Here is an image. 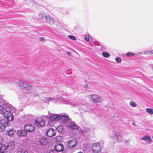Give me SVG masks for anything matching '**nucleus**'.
I'll return each instance as SVG.
<instances>
[{
  "label": "nucleus",
  "instance_id": "14",
  "mask_svg": "<svg viewBox=\"0 0 153 153\" xmlns=\"http://www.w3.org/2000/svg\"><path fill=\"white\" fill-rule=\"evenodd\" d=\"M56 100L57 102H59L63 104H70L69 101L65 100L62 98H59L57 97Z\"/></svg>",
  "mask_w": 153,
  "mask_h": 153
},
{
  "label": "nucleus",
  "instance_id": "8",
  "mask_svg": "<svg viewBox=\"0 0 153 153\" xmlns=\"http://www.w3.org/2000/svg\"><path fill=\"white\" fill-rule=\"evenodd\" d=\"M48 16V15L46 14L45 12H41L38 14V18L40 20L45 22L47 20Z\"/></svg>",
  "mask_w": 153,
  "mask_h": 153
},
{
  "label": "nucleus",
  "instance_id": "50",
  "mask_svg": "<svg viewBox=\"0 0 153 153\" xmlns=\"http://www.w3.org/2000/svg\"><path fill=\"white\" fill-rule=\"evenodd\" d=\"M152 137H153V136Z\"/></svg>",
  "mask_w": 153,
  "mask_h": 153
},
{
  "label": "nucleus",
  "instance_id": "16",
  "mask_svg": "<svg viewBox=\"0 0 153 153\" xmlns=\"http://www.w3.org/2000/svg\"><path fill=\"white\" fill-rule=\"evenodd\" d=\"M5 146L6 149L7 148L10 150H13L14 148V143L12 141H10L9 142L7 145Z\"/></svg>",
  "mask_w": 153,
  "mask_h": 153
},
{
  "label": "nucleus",
  "instance_id": "9",
  "mask_svg": "<svg viewBox=\"0 0 153 153\" xmlns=\"http://www.w3.org/2000/svg\"><path fill=\"white\" fill-rule=\"evenodd\" d=\"M56 133L55 130L52 128L48 129L45 133V135L49 137H51L55 136Z\"/></svg>",
  "mask_w": 153,
  "mask_h": 153
},
{
  "label": "nucleus",
  "instance_id": "21",
  "mask_svg": "<svg viewBox=\"0 0 153 153\" xmlns=\"http://www.w3.org/2000/svg\"><path fill=\"white\" fill-rule=\"evenodd\" d=\"M40 144L42 146H45L47 143L48 141L45 138L42 139L40 141Z\"/></svg>",
  "mask_w": 153,
  "mask_h": 153
},
{
  "label": "nucleus",
  "instance_id": "22",
  "mask_svg": "<svg viewBox=\"0 0 153 153\" xmlns=\"http://www.w3.org/2000/svg\"><path fill=\"white\" fill-rule=\"evenodd\" d=\"M56 129L59 132H62L63 130L62 125H59L56 127Z\"/></svg>",
  "mask_w": 153,
  "mask_h": 153
},
{
  "label": "nucleus",
  "instance_id": "44",
  "mask_svg": "<svg viewBox=\"0 0 153 153\" xmlns=\"http://www.w3.org/2000/svg\"><path fill=\"white\" fill-rule=\"evenodd\" d=\"M119 137H120V138H121V137H120V136H118V138H119Z\"/></svg>",
  "mask_w": 153,
  "mask_h": 153
},
{
  "label": "nucleus",
  "instance_id": "29",
  "mask_svg": "<svg viewBox=\"0 0 153 153\" xmlns=\"http://www.w3.org/2000/svg\"><path fill=\"white\" fill-rule=\"evenodd\" d=\"M144 54L147 55H149L150 54H153V50L148 51L145 52Z\"/></svg>",
  "mask_w": 153,
  "mask_h": 153
},
{
  "label": "nucleus",
  "instance_id": "33",
  "mask_svg": "<svg viewBox=\"0 0 153 153\" xmlns=\"http://www.w3.org/2000/svg\"><path fill=\"white\" fill-rule=\"evenodd\" d=\"M115 61L118 63H120L122 61L121 59L119 57H117L115 58Z\"/></svg>",
  "mask_w": 153,
  "mask_h": 153
},
{
  "label": "nucleus",
  "instance_id": "2",
  "mask_svg": "<svg viewBox=\"0 0 153 153\" xmlns=\"http://www.w3.org/2000/svg\"><path fill=\"white\" fill-rule=\"evenodd\" d=\"M47 116H43L42 117H36L35 118V120H33L34 118V116L32 115H30L28 116V118L30 120V123L32 124H45V121L44 120L45 118L47 117Z\"/></svg>",
  "mask_w": 153,
  "mask_h": 153
},
{
  "label": "nucleus",
  "instance_id": "7",
  "mask_svg": "<svg viewBox=\"0 0 153 153\" xmlns=\"http://www.w3.org/2000/svg\"><path fill=\"white\" fill-rule=\"evenodd\" d=\"M91 148L94 153H99L100 152L101 146L98 143L93 144L91 146Z\"/></svg>",
  "mask_w": 153,
  "mask_h": 153
},
{
  "label": "nucleus",
  "instance_id": "35",
  "mask_svg": "<svg viewBox=\"0 0 153 153\" xmlns=\"http://www.w3.org/2000/svg\"><path fill=\"white\" fill-rule=\"evenodd\" d=\"M68 38H70L71 39L73 40H76V38H75V37L73 36L69 35L68 36Z\"/></svg>",
  "mask_w": 153,
  "mask_h": 153
},
{
  "label": "nucleus",
  "instance_id": "40",
  "mask_svg": "<svg viewBox=\"0 0 153 153\" xmlns=\"http://www.w3.org/2000/svg\"><path fill=\"white\" fill-rule=\"evenodd\" d=\"M45 125H37V126L39 127H42L43 126H44Z\"/></svg>",
  "mask_w": 153,
  "mask_h": 153
},
{
  "label": "nucleus",
  "instance_id": "41",
  "mask_svg": "<svg viewBox=\"0 0 153 153\" xmlns=\"http://www.w3.org/2000/svg\"><path fill=\"white\" fill-rule=\"evenodd\" d=\"M49 153H53V151H49Z\"/></svg>",
  "mask_w": 153,
  "mask_h": 153
},
{
  "label": "nucleus",
  "instance_id": "4",
  "mask_svg": "<svg viewBox=\"0 0 153 153\" xmlns=\"http://www.w3.org/2000/svg\"><path fill=\"white\" fill-rule=\"evenodd\" d=\"M62 123L68 124H74L75 123L72 121L66 115L61 114L60 120Z\"/></svg>",
  "mask_w": 153,
  "mask_h": 153
},
{
  "label": "nucleus",
  "instance_id": "37",
  "mask_svg": "<svg viewBox=\"0 0 153 153\" xmlns=\"http://www.w3.org/2000/svg\"><path fill=\"white\" fill-rule=\"evenodd\" d=\"M89 36L88 35H86L85 36V39L87 41H89Z\"/></svg>",
  "mask_w": 153,
  "mask_h": 153
},
{
  "label": "nucleus",
  "instance_id": "42",
  "mask_svg": "<svg viewBox=\"0 0 153 153\" xmlns=\"http://www.w3.org/2000/svg\"><path fill=\"white\" fill-rule=\"evenodd\" d=\"M151 67H152V69L153 70V64H152V65Z\"/></svg>",
  "mask_w": 153,
  "mask_h": 153
},
{
  "label": "nucleus",
  "instance_id": "6",
  "mask_svg": "<svg viewBox=\"0 0 153 153\" xmlns=\"http://www.w3.org/2000/svg\"><path fill=\"white\" fill-rule=\"evenodd\" d=\"M89 97L92 101L95 103H101L102 101L101 97L99 95L94 94L90 95Z\"/></svg>",
  "mask_w": 153,
  "mask_h": 153
},
{
  "label": "nucleus",
  "instance_id": "49",
  "mask_svg": "<svg viewBox=\"0 0 153 153\" xmlns=\"http://www.w3.org/2000/svg\"><path fill=\"white\" fill-rule=\"evenodd\" d=\"M132 124H133V125H134V123H132Z\"/></svg>",
  "mask_w": 153,
  "mask_h": 153
},
{
  "label": "nucleus",
  "instance_id": "47",
  "mask_svg": "<svg viewBox=\"0 0 153 153\" xmlns=\"http://www.w3.org/2000/svg\"><path fill=\"white\" fill-rule=\"evenodd\" d=\"M119 137H120V138H121V137H120V136H118V138H119Z\"/></svg>",
  "mask_w": 153,
  "mask_h": 153
},
{
  "label": "nucleus",
  "instance_id": "46",
  "mask_svg": "<svg viewBox=\"0 0 153 153\" xmlns=\"http://www.w3.org/2000/svg\"><path fill=\"white\" fill-rule=\"evenodd\" d=\"M119 137H120V138H121V137H120V136H118V138H119Z\"/></svg>",
  "mask_w": 153,
  "mask_h": 153
},
{
  "label": "nucleus",
  "instance_id": "15",
  "mask_svg": "<svg viewBox=\"0 0 153 153\" xmlns=\"http://www.w3.org/2000/svg\"><path fill=\"white\" fill-rule=\"evenodd\" d=\"M56 100L57 102H59L63 104H70L69 101L65 100L62 98H59L57 97Z\"/></svg>",
  "mask_w": 153,
  "mask_h": 153
},
{
  "label": "nucleus",
  "instance_id": "38",
  "mask_svg": "<svg viewBox=\"0 0 153 153\" xmlns=\"http://www.w3.org/2000/svg\"><path fill=\"white\" fill-rule=\"evenodd\" d=\"M3 138L1 136H0V143H2L3 142Z\"/></svg>",
  "mask_w": 153,
  "mask_h": 153
},
{
  "label": "nucleus",
  "instance_id": "3",
  "mask_svg": "<svg viewBox=\"0 0 153 153\" xmlns=\"http://www.w3.org/2000/svg\"><path fill=\"white\" fill-rule=\"evenodd\" d=\"M18 83L20 88H23L25 90L31 93L35 92L34 88L32 86L25 81L23 82L21 80H19L18 81Z\"/></svg>",
  "mask_w": 153,
  "mask_h": 153
},
{
  "label": "nucleus",
  "instance_id": "5",
  "mask_svg": "<svg viewBox=\"0 0 153 153\" xmlns=\"http://www.w3.org/2000/svg\"><path fill=\"white\" fill-rule=\"evenodd\" d=\"M61 115L60 114H51L49 117L48 123L49 124H51L53 123V121L60 120Z\"/></svg>",
  "mask_w": 153,
  "mask_h": 153
},
{
  "label": "nucleus",
  "instance_id": "13",
  "mask_svg": "<svg viewBox=\"0 0 153 153\" xmlns=\"http://www.w3.org/2000/svg\"><path fill=\"white\" fill-rule=\"evenodd\" d=\"M64 146L62 144H58L54 147V149L57 152L63 151L64 149Z\"/></svg>",
  "mask_w": 153,
  "mask_h": 153
},
{
  "label": "nucleus",
  "instance_id": "30",
  "mask_svg": "<svg viewBox=\"0 0 153 153\" xmlns=\"http://www.w3.org/2000/svg\"><path fill=\"white\" fill-rule=\"evenodd\" d=\"M5 129V125H0V131H4Z\"/></svg>",
  "mask_w": 153,
  "mask_h": 153
},
{
  "label": "nucleus",
  "instance_id": "34",
  "mask_svg": "<svg viewBox=\"0 0 153 153\" xmlns=\"http://www.w3.org/2000/svg\"><path fill=\"white\" fill-rule=\"evenodd\" d=\"M126 55L128 56H134L135 55V54L131 52H128L126 53Z\"/></svg>",
  "mask_w": 153,
  "mask_h": 153
},
{
  "label": "nucleus",
  "instance_id": "24",
  "mask_svg": "<svg viewBox=\"0 0 153 153\" xmlns=\"http://www.w3.org/2000/svg\"><path fill=\"white\" fill-rule=\"evenodd\" d=\"M130 105L132 107L135 108L137 106V104L133 101H131L129 103Z\"/></svg>",
  "mask_w": 153,
  "mask_h": 153
},
{
  "label": "nucleus",
  "instance_id": "11",
  "mask_svg": "<svg viewBox=\"0 0 153 153\" xmlns=\"http://www.w3.org/2000/svg\"><path fill=\"white\" fill-rule=\"evenodd\" d=\"M73 106L78 107L79 110L82 111H85L87 108L86 106L81 103H77L72 104Z\"/></svg>",
  "mask_w": 153,
  "mask_h": 153
},
{
  "label": "nucleus",
  "instance_id": "17",
  "mask_svg": "<svg viewBox=\"0 0 153 153\" xmlns=\"http://www.w3.org/2000/svg\"><path fill=\"white\" fill-rule=\"evenodd\" d=\"M48 22L51 25L53 24L56 22L55 20L53 19V18L49 15H48V18L47 20L45 22Z\"/></svg>",
  "mask_w": 153,
  "mask_h": 153
},
{
  "label": "nucleus",
  "instance_id": "19",
  "mask_svg": "<svg viewBox=\"0 0 153 153\" xmlns=\"http://www.w3.org/2000/svg\"><path fill=\"white\" fill-rule=\"evenodd\" d=\"M15 132V130L13 129H9L6 131V134L10 136H13Z\"/></svg>",
  "mask_w": 153,
  "mask_h": 153
},
{
  "label": "nucleus",
  "instance_id": "10",
  "mask_svg": "<svg viewBox=\"0 0 153 153\" xmlns=\"http://www.w3.org/2000/svg\"><path fill=\"white\" fill-rule=\"evenodd\" d=\"M77 144V141L75 140H72L67 142V147L69 149L74 148Z\"/></svg>",
  "mask_w": 153,
  "mask_h": 153
},
{
  "label": "nucleus",
  "instance_id": "45",
  "mask_svg": "<svg viewBox=\"0 0 153 153\" xmlns=\"http://www.w3.org/2000/svg\"><path fill=\"white\" fill-rule=\"evenodd\" d=\"M119 137H120V138H121V137H120V136H118V138H119Z\"/></svg>",
  "mask_w": 153,
  "mask_h": 153
},
{
  "label": "nucleus",
  "instance_id": "26",
  "mask_svg": "<svg viewBox=\"0 0 153 153\" xmlns=\"http://www.w3.org/2000/svg\"><path fill=\"white\" fill-rule=\"evenodd\" d=\"M57 98V97H53V98H51V97H49L48 98L46 101L47 102H49L50 101H56V98Z\"/></svg>",
  "mask_w": 153,
  "mask_h": 153
},
{
  "label": "nucleus",
  "instance_id": "27",
  "mask_svg": "<svg viewBox=\"0 0 153 153\" xmlns=\"http://www.w3.org/2000/svg\"><path fill=\"white\" fill-rule=\"evenodd\" d=\"M102 56L105 57L107 58L109 56V54L106 52L104 51L102 53Z\"/></svg>",
  "mask_w": 153,
  "mask_h": 153
},
{
  "label": "nucleus",
  "instance_id": "32",
  "mask_svg": "<svg viewBox=\"0 0 153 153\" xmlns=\"http://www.w3.org/2000/svg\"><path fill=\"white\" fill-rule=\"evenodd\" d=\"M69 127L71 129H77L78 128V127L76 125H70Z\"/></svg>",
  "mask_w": 153,
  "mask_h": 153
},
{
  "label": "nucleus",
  "instance_id": "31",
  "mask_svg": "<svg viewBox=\"0 0 153 153\" xmlns=\"http://www.w3.org/2000/svg\"><path fill=\"white\" fill-rule=\"evenodd\" d=\"M17 153H28V152L27 151L25 150L20 149L18 151Z\"/></svg>",
  "mask_w": 153,
  "mask_h": 153
},
{
  "label": "nucleus",
  "instance_id": "43",
  "mask_svg": "<svg viewBox=\"0 0 153 153\" xmlns=\"http://www.w3.org/2000/svg\"><path fill=\"white\" fill-rule=\"evenodd\" d=\"M77 153H83V152H78Z\"/></svg>",
  "mask_w": 153,
  "mask_h": 153
},
{
  "label": "nucleus",
  "instance_id": "18",
  "mask_svg": "<svg viewBox=\"0 0 153 153\" xmlns=\"http://www.w3.org/2000/svg\"><path fill=\"white\" fill-rule=\"evenodd\" d=\"M17 134L19 136L22 137L26 136L27 133L26 131L19 130L17 131Z\"/></svg>",
  "mask_w": 153,
  "mask_h": 153
},
{
  "label": "nucleus",
  "instance_id": "39",
  "mask_svg": "<svg viewBox=\"0 0 153 153\" xmlns=\"http://www.w3.org/2000/svg\"><path fill=\"white\" fill-rule=\"evenodd\" d=\"M66 53H67L68 55H71V53L69 51H67L66 52Z\"/></svg>",
  "mask_w": 153,
  "mask_h": 153
},
{
  "label": "nucleus",
  "instance_id": "1",
  "mask_svg": "<svg viewBox=\"0 0 153 153\" xmlns=\"http://www.w3.org/2000/svg\"><path fill=\"white\" fill-rule=\"evenodd\" d=\"M12 108L3 100H0V114H2L8 121H12L14 119L13 116L11 113Z\"/></svg>",
  "mask_w": 153,
  "mask_h": 153
},
{
  "label": "nucleus",
  "instance_id": "28",
  "mask_svg": "<svg viewBox=\"0 0 153 153\" xmlns=\"http://www.w3.org/2000/svg\"><path fill=\"white\" fill-rule=\"evenodd\" d=\"M6 149V146L4 144L0 143V150H4Z\"/></svg>",
  "mask_w": 153,
  "mask_h": 153
},
{
  "label": "nucleus",
  "instance_id": "25",
  "mask_svg": "<svg viewBox=\"0 0 153 153\" xmlns=\"http://www.w3.org/2000/svg\"><path fill=\"white\" fill-rule=\"evenodd\" d=\"M8 120L7 119H3L1 120V124H8V122L7 121Z\"/></svg>",
  "mask_w": 153,
  "mask_h": 153
},
{
  "label": "nucleus",
  "instance_id": "12",
  "mask_svg": "<svg viewBox=\"0 0 153 153\" xmlns=\"http://www.w3.org/2000/svg\"><path fill=\"white\" fill-rule=\"evenodd\" d=\"M24 128L26 131L31 132L34 130L35 127L33 125H25Z\"/></svg>",
  "mask_w": 153,
  "mask_h": 153
},
{
  "label": "nucleus",
  "instance_id": "23",
  "mask_svg": "<svg viewBox=\"0 0 153 153\" xmlns=\"http://www.w3.org/2000/svg\"><path fill=\"white\" fill-rule=\"evenodd\" d=\"M146 112L150 114H153V109L150 108H147L146 109Z\"/></svg>",
  "mask_w": 153,
  "mask_h": 153
},
{
  "label": "nucleus",
  "instance_id": "36",
  "mask_svg": "<svg viewBox=\"0 0 153 153\" xmlns=\"http://www.w3.org/2000/svg\"><path fill=\"white\" fill-rule=\"evenodd\" d=\"M39 40L40 41L43 42H44L45 41V40L44 39V38L42 37H40L39 39Z\"/></svg>",
  "mask_w": 153,
  "mask_h": 153
},
{
  "label": "nucleus",
  "instance_id": "20",
  "mask_svg": "<svg viewBox=\"0 0 153 153\" xmlns=\"http://www.w3.org/2000/svg\"><path fill=\"white\" fill-rule=\"evenodd\" d=\"M141 140H144L148 142L152 141V140L151 139L149 136H144L142 138Z\"/></svg>",
  "mask_w": 153,
  "mask_h": 153
},
{
  "label": "nucleus",
  "instance_id": "48",
  "mask_svg": "<svg viewBox=\"0 0 153 153\" xmlns=\"http://www.w3.org/2000/svg\"><path fill=\"white\" fill-rule=\"evenodd\" d=\"M116 137H117V139H118V138H118V137H117V136H116Z\"/></svg>",
  "mask_w": 153,
  "mask_h": 153
}]
</instances>
